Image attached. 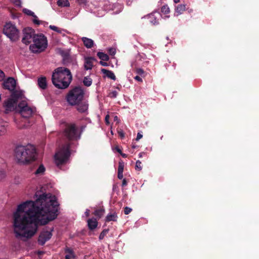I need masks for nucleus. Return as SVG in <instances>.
<instances>
[{"label":"nucleus","mask_w":259,"mask_h":259,"mask_svg":"<svg viewBox=\"0 0 259 259\" xmlns=\"http://www.w3.org/2000/svg\"><path fill=\"white\" fill-rule=\"evenodd\" d=\"M115 149L120 154L122 152V151L120 149V148L118 146L116 147H115Z\"/></svg>","instance_id":"51"},{"label":"nucleus","mask_w":259,"mask_h":259,"mask_svg":"<svg viewBox=\"0 0 259 259\" xmlns=\"http://www.w3.org/2000/svg\"><path fill=\"white\" fill-rule=\"evenodd\" d=\"M57 3L59 7H68L70 5L68 0H58Z\"/></svg>","instance_id":"28"},{"label":"nucleus","mask_w":259,"mask_h":259,"mask_svg":"<svg viewBox=\"0 0 259 259\" xmlns=\"http://www.w3.org/2000/svg\"><path fill=\"white\" fill-rule=\"evenodd\" d=\"M118 216L117 213L113 211L109 213L106 217L105 221L106 222H109L111 221L117 222Z\"/></svg>","instance_id":"15"},{"label":"nucleus","mask_w":259,"mask_h":259,"mask_svg":"<svg viewBox=\"0 0 259 259\" xmlns=\"http://www.w3.org/2000/svg\"><path fill=\"white\" fill-rule=\"evenodd\" d=\"M84 95V93L81 87H75L69 91L66 99L70 105L74 106L82 101Z\"/></svg>","instance_id":"5"},{"label":"nucleus","mask_w":259,"mask_h":259,"mask_svg":"<svg viewBox=\"0 0 259 259\" xmlns=\"http://www.w3.org/2000/svg\"><path fill=\"white\" fill-rule=\"evenodd\" d=\"M136 73L141 76H143V75H144V74L145 73V72L144 71L143 69H141V68H137L136 69Z\"/></svg>","instance_id":"38"},{"label":"nucleus","mask_w":259,"mask_h":259,"mask_svg":"<svg viewBox=\"0 0 259 259\" xmlns=\"http://www.w3.org/2000/svg\"><path fill=\"white\" fill-rule=\"evenodd\" d=\"M144 153L143 152H141V153H140L139 154V156L140 158L142 157V155Z\"/></svg>","instance_id":"57"},{"label":"nucleus","mask_w":259,"mask_h":259,"mask_svg":"<svg viewBox=\"0 0 259 259\" xmlns=\"http://www.w3.org/2000/svg\"><path fill=\"white\" fill-rule=\"evenodd\" d=\"M22 11L26 15L30 16H32L34 18L33 20V22L34 24H36L37 25L40 24V21L37 19V16L35 15V14L32 11H31V10H28L27 9H26V8L23 9Z\"/></svg>","instance_id":"14"},{"label":"nucleus","mask_w":259,"mask_h":259,"mask_svg":"<svg viewBox=\"0 0 259 259\" xmlns=\"http://www.w3.org/2000/svg\"><path fill=\"white\" fill-rule=\"evenodd\" d=\"M37 84L40 89L42 90L46 89L47 87L46 77L42 76L38 78L37 80Z\"/></svg>","instance_id":"19"},{"label":"nucleus","mask_w":259,"mask_h":259,"mask_svg":"<svg viewBox=\"0 0 259 259\" xmlns=\"http://www.w3.org/2000/svg\"><path fill=\"white\" fill-rule=\"evenodd\" d=\"M105 209L102 207L99 209H96L93 212V214L96 216L98 219H100L104 214Z\"/></svg>","instance_id":"23"},{"label":"nucleus","mask_w":259,"mask_h":259,"mask_svg":"<svg viewBox=\"0 0 259 259\" xmlns=\"http://www.w3.org/2000/svg\"><path fill=\"white\" fill-rule=\"evenodd\" d=\"M64 137L69 141L62 145L54 156V160L57 167L60 168L69 161L71 155V141L80 139L78 129L75 123H68L63 131Z\"/></svg>","instance_id":"2"},{"label":"nucleus","mask_w":259,"mask_h":259,"mask_svg":"<svg viewBox=\"0 0 259 259\" xmlns=\"http://www.w3.org/2000/svg\"><path fill=\"white\" fill-rule=\"evenodd\" d=\"M109 53L111 55H114L115 54V50L113 48H110L109 50Z\"/></svg>","instance_id":"46"},{"label":"nucleus","mask_w":259,"mask_h":259,"mask_svg":"<svg viewBox=\"0 0 259 259\" xmlns=\"http://www.w3.org/2000/svg\"><path fill=\"white\" fill-rule=\"evenodd\" d=\"M100 64L101 65L103 66H108V64H107V63L105 62H104V61H101L100 62Z\"/></svg>","instance_id":"50"},{"label":"nucleus","mask_w":259,"mask_h":259,"mask_svg":"<svg viewBox=\"0 0 259 259\" xmlns=\"http://www.w3.org/2000/svg\"><path fill=\"white\" fill-rule=\"evenodd\" d=\"M15 156L19 163L27 164L36 159V149L31 145H19L15 149Z\"/></svg>","instance_id":"4"},{"label":"nucleus","mask_w":259,"mask_h":259,"mask_svg":"<svg viewBox=\"0 0 259 259\" xmlns=\"http://www.w3.org/2000/svg\"><path fill=\"white\" fill-rule=\"evenodd\" d=\"M23 36L22 39L23 43L28 45L32 41H33L34 37L36 36L34 29L31 28H25L23 30Z\"/></svg>","instance_id":"8"},{"label":"nucleus","mask_w":259,"mask_h":259,"mask_svg":"<svg viewBox=\"0 0 259 259\" xmlns=\"http://www.w3.org/2000/svg\"><path fill=\"white\" fill-rule=\"evenodd\" d=\"M135 168L136 170H141L142 169V162L140 160H137L136 163Z\"/></svg>","instance_id":"34"},{"label":"nucleus","mask_w":259,"mask_h":259,"mask_svg":"<svg viewBox=\"0 0 259 259\" xmlns=\"http://www.w3.org/2000/svg\"><path fill=\"white\" fill-rule=\"evenodd\" d=\"M85 214L86 215V217H88L89 215H90V210L89 209H87L85 212Z\"/></svg>","instance_id":"52"},{"label":"nucleus","mask_w":259,"mask_h":259,"mask_svg":"<svg viewBox=\"0 0 259 259\" xmlns=\"http://www.w3.org/2000/svg\"><path fill=\"white\" fill-rule=\"evenodd\" d=\"M124 169V165L121 163H119L118 168V172H123Z\"/></svg>","instance_id":"41"},{"label":"nucleus","mask_w":259,"mask_h":259,"mask_svg":"<svg viewBox=\"0 0 259 259\" xmlns=\"http://www.w3.org/2000/svg\"><path fill=\"white\" fill-rule=\"evenodd\" d=\"M16 6L20 7L21 6V2L20 0H11Z\"/></svg>","instance_id":"37"},{"label":"nucleus","mask_w":259,"mask_h":259,"mask_svg":"<svg viewBox=\"0 0 259 259\" xmlns=\"http://www.w3.org/2000/svg\"><path fill=\"white\" fill-rule=\"evenodd\" d=\"M118 134L119 136H120L121 138L124 137V134L122 130L118 131Z\"/></svg>","instance_id":"44"},{"label":"nucleus","mask_w":259,"mask_h":259,"mask_svg":"<svg viewBox=\"0 0 259 259\" xmlns=\"http://www.w3.org/2000/svg\"><path fill=\"white\" fill-rule=\"evenodd\" d=\"M17 105V103L9 98L4 103V107L5 109V113H8L10 111H13Z\"/></svg>","instance_id":"12"},{"label":"nucleus","mask_w":259,"mask_h":259,"mask_svg":"<svg viewBox=\"0 0 259 259\" xmlns=\"http://www.w3.org/2000/svg\"><path fill=\"white\" fill-rule=\"evenodd\" d=\"M71 61L70 58L69 56H65L63 59V63L65 65H67Z\"/></svg>","instance_id":"33"},{"label":"nucleus","mask_w":259,"mask_h":259,"mask_svg":"<svg viewBox=\"0 0 259 259\" xmlns=\"http://www.w3.org/2000/svg\"><path fill=\"white\" fill-rule=\"evenodd\" d=\"M36 200L26 201L18 205L13 213L14 233L17 238H30L39 225H45L58 215L59 204L55 195L37 191Z\"/></svg>","instance_id":"1"},{"label":"nucleus","mask_w":259,"mask_h":259,"mask_svg":"<svg viewBox=\"0 0 259 259\" xmlns=\"http://www.w3.org/2000/svg\"><path fill=\"white\" fill-rule=\"evenodd\" d=\"M88 226L90 230H93L96 229L98 226V221L95 218L89 219L88 221Z\"/></svg>","instance_id":"17"},{"label":"nucleus","mask_w":259,"mask_h":259,"mask_svg":"<svg viewBox=\"0 0 259 259\" xmlns=\"http://www.w3.org/2000/svg\"><path fill=\"white\" fill-rule=\"evenodd\" d=\"M86 127V125H81L80 126V131L79 132H78V135H80V138L81 137V135L82 133V132H83V131L84 130L85 128Z\"/></svg>","instance_id":"42"},{"label":"nucleus","mask_w":259,"mask_h":259,"mask_svg":"<svg viewBox=\"0 0 259 259\" xmlns=\"http://www.w3.org/2000/svg\"><path fill=\"white\" fill-rule=\"evenodd\" d=\"M18 107L20 108V112L21 115L24 118H29L33 113V109L28 106L25 101L19 103Z\"/></svg>","instance_id":"9"},{"label":"nucleus","mask_w":259,"mask_h":259,"mask_svg":"<svg viewBox=\"0 0 259 259\" xmlns=\"http://www.w3.org/2000/svg\"><path fill=\"white\" fill-rule=\"evenodd\" d=\"M118 178L120 180L122 179L123 177V172H118L117 175Z\"/></svg>","instance_id":"48"},{"label":"nucleus","mask_w":259,"mask_h":259,"mask_svg":"<svg viewBox=\"0 0 259 259\" xmlns=\"http://www.w3.org/2000/svg\"><path fill=\"white\" fill-rule=\"evenodd\" d=\"M6 177V171L0 169V181L4 180Z\"/></svg>","instance_id":"36"},{"label":"nucleus","mask_w":259,"mask_h":259,"mask_svg":"<svg viewBox=\"0 0 259 259\" xmlns=\"http://www.w3.org/2000/svg\"><path fill=\"white\" fill-rule=\"evenodd\" d=\"M108 232H109V229H108L103 230L99 235V239L102 240L104 238V237H105V236L108 233Z\"/></svg>","instance_id":"32"},{"label":"nucleus","mask_w":259,"mask_h":259,"mask_svg":"<svg viewBox=\"0 0 259 259\" xmlns=\"http://www.w3.org/2000/svg\"><path fill=\"white\" fill-rule=\"evenodd\" d=\"M46 168L44 165L41 164L39 166L36 170L34 172V174L36 175H42L45 171Z\"/></svg>","instance_id":"27"},{"label":"nucleus","mask_w":259,"mask_h":259,"mask_svg":"<svg viewBox=\"0 0 259 259\" xmlns=\"http://www.w3.org/2000/svg\"><path fill=\"white\" fill-rule=\"evenodd\" d=\"M109 116L108 115H106L105 117V121L107 123H109L108 119H109Z\"/></svg>","instance_id":"54"},{"label":"nucleus","mask_w":259,"mask_h":259,"mask_svg":"<svg viewBox=\"0 0 259 259\" xmlns=\"http://www.w3.org/2000/svg\"><path fill=\"white\" fill-rule=\"evenodd\" d=\"M3 32L13 41H16L18 39L19 31L16 26L11 22L7 23L5 25Z\"/></svg>","instance_id":"7"},{"label":"nucleus","mask_w":259,"mask_h":259,"mask_svg":"<svg viewBox=\"0 0 259 259\" xmlns=\"http://www.w3.org/2000/svg\"><path fill=\"white\" fill-rule=\"evenodd\" d=\"M138 147V146L135 145V144H133V145H132V148H133V149H136V148H137Z\"/></svg>","instance_id":"56"},{"label":"nucleus","mask_w":259,"mask_h":259,"mask_svg":"<svg viewBox=\"0 0 259 259\" xmlns=\"http://www.w3.org/2000/svg\"><path fill=\"white\" fill-rule=\"evenodd\" d=\"M127 182L126 179H124L122 182V187L126 186L127 185Z\"/></svg>","instance_id":"49"},{"label":"nucleus","mask_w":259,"mask_h":259,"mask_svg":"<svg viewBox=\"0 0 259 259\" xmlns=\"http://www.w3.org/2000/svg\"><path fill=\"white\" fill-rule=\"evenodd\" d=\"M97 56L102 61H107L109 59V56L103 52H98Z\"/></svg>","instance_id":"26"},{"label":"nucleus","mask_w":259,"mask_h":259,"mask_svg":"<svg viewBox=\"0 0 259 259\" xmlns=\"http://www.w3.org/2000/svg\"><path fill=\"white\" fill-rule=\"evenodd\" d=\"M134 79L136 80H137L138 81H139V82H142L143 80H142V79L141 78V77H140L139 75H137L135 77H134Z\"/></svg>","instance_id":"47"},{"label":"nucleus","mask_w":259,"mask_h":259,"mask_svg":"<svg viewBox=\"0 0 259 259\" xmlns=\"http://www.w3.org/2000/svg\"><path fill=\"white\" fill-rule=\"evenodd\" d=\"M132 211V209L129 207L126 206L124 208V213L125 214H128Z\"/></svg>","instance_id":"39"},{"label":"nucleus","mask_w":259,"mask_h":259,"mask_svg":"<svg viewBox=\"0 0 259 259\" xmlns=\"http://www.w3.org/2000/svg\"><path fill=\"white\" fill-rule=\"evenodd\" d=\"M72 76L69 69L58 67L53 72L52 81L54 86L59 89H65L70 85Z\"/></svg>","instance_id":"3"},{"label":"nucleus","mask_w":259,"mask_h":259,"mask_svg":"<svg viewBox=\"0 0 259 259\" xmlns=\"http://www.w3.org/2000/svg\"><path fill=\"white\" fill-rule=\"evenodd\" d=\"M16 81L13 77H10L3 83V88L10 91L15 89Z\"/></svg>","instance_id":"11"},{"label":"nucleus","mask_w":259,"mask_h":259,"mask_svg":"<svg viewBox=\"0 0 259 259\" xmlns=\"http://www.w3.org/2000/svg\"><path fill=\"white\" fill-rule=\"evenodd\" d=\"M50 28L53 30H54L58 32H61L60 29L57 26H54V25H50L49 26Z\"/></svg>","instance_id":"40"},{"label":"nucleus","mask_w":259,"mask_h":259,"mask_svg":"<svg viewBox=\"0 0 259 259\" xmlns=\"http://www.w3.org/2000/svg\"><path fill=\"white\" fill-rule=\"evenodd\" d=\"M5 76V75L4 72L0 69V81L4 79Z\"/></svg>","instance_id":"43"},{"label":"nucleus","mask_w":259,"mask_h":259,"mask_svg":"<svg viewBox=\"0 0 259 259\" xmlns=\"http://www.w3.org/2000/svg\"><path fill=\"white\" fill-rule=\"evenodd\" d=\"M142 137H143V135H142L141 133L139 132V133H138V134H137V138H136V141H139V140L140 139H141Z\"/></svg>","instance_id":"45"},{"label":"nucleus","mask_w":259,"mask_h":259,"mask_svg":"<svg viewBox=\"0 0 259 259\" xmlns=\"http://www.w3.org/2000/svg\"><path fill=\"white\" fill-rule=\"evenodd\" d=\"M52 236V234L50 231H43L38 237V244L40 245H44L47 241L51 239Z\"/></svg>","instance_id":"10"},{"label":"nucleus","mask_w":259,"mask_h":259,"mask_svg":"<svg viewBox=\"0 0 259 259\" xmlns=\"http://www.w3.org/2000/svg\"><path fill=\"white\" fill-rule=\"evenodd\" d=\"M145 17H147L148 19H149V22L152 25H157L158 24V20L156 19L155 16L152 14H149L147 16H145Z\"/></svg>","instance_id":"25"},{"label":"nucleus","mask_w":259,"mask_h":259,"mask_svg":"<svg viewBox=\"0 0 259 259\" xmlns=\"http://www.w3.org/2000/svg\"><path fill=\"white\" fill-rule=\"evenodd\" d=\"M33 42L34 44L30 46V49L34 53L41 52L47 47V38L42 34H37Z\"/></svg>","instance_id":"6"},{"label":"nucleus","mask_w":259,"mask_h":259,"mask_svg":"<svg viewBox=\"0 0 259 259\" xmlns=\"http://www.w3.org/2000/svg\"><path fill=\"white\" fill-rule=\"evenodd\" d=\"M65 253H66L65 255V259H71L75 257L74 252L72 249L69 247H66L65 249Z\"/></svg>","instance_id":"22"},{"label":"nucleus","mask_w":259,"mask_h":259,"mask_svg":"<svg viewBox=\"0 0 259 259\" xmlns=\"http://www.w3.org/2000/svg\"><path fill=\"white\" fill-rule=\"evenodd\" d=\"M76 105H77L76 109L77 111L80 113L85 112L88 109V104L86 102H82V101Z\"/></svg>","instance_id":"16"},{"label":"nucleus","mask_w":259,"mask_h":259,"mask_svg":"<svg viewBox=\"0 0 259 259\" xmlns=\"http://www.w3.org/2000/svg\"><path fill=\"white\" fill-rule=\"evenodd\" d=\"M79 4H85L86 0H77Z\"/></svg>","instance_id":"53"},{"label":"nucleus","mask_w":259,"mask_h":259,"mask_svg":"<svg viewBox=\"0 0 259 259\" xmlns=\"http://www.w3.org/2000/svg\"><path fill=\"white\" fill-rule=\"evenodd\" d=\"M175 3H178L180 2V0H174Z\"/></svg>","instance_id":"58"},{"label":"nucleus","mask_w":259,"mask_h":259,"mask_svg":"<svg viewBox=\"0 0 259 259\" xmlns=\"http://www.w3.org/2000/svg\"><path fill=\"white\" fill-rule=\"evenodd\" d=\"M101 72L109 78H110L113 80H115L116 79V76L112 71L104 68H102L101 69Z\"/></svg>","instance_id":"21"},{"label":"nucleus","mask_w":259,"mask_h":259,"mask_svg":"<svg viewBox=\"0 0 259 259\" xmlns=\"http://www.w3.org/2000/svg\"><path fill=\"white\" fill-rule=\"evenodd\" d=\"M95 59L93 57L87 58L84 62V68L85 70L91 69L93 66V62Z\"/></svg>","instance_id":"18"},{"label":"nucleus","mask_w":259,"mask_h":259,"mask_svg":"<svg viewBox=\"0 0 259 259\" xmlns=\"http://www.w3.org/2000/svg\"><path fill=\"white\" fill-rule=\"evenodd\" d=\"M6 132V125L0 122V136L4 135Z\"/></svg>","instance_id":"30"},{"label":"nucleus","mask_w":259,"mask_h":259,"mask_svg":"<svg viewBox=\"0 0 259 259\" xmlns=\"http://www.w3.org/2000/svg\"><path fill=\"white\" fill-rule=\"evenodd\" d=\"M121 155L122 156V157L123 158H126L127 157V155L126 154H124V153H122V152L120 153Z\"/></svg>","instance_id":"55"},{"label":"nucleus","mask_w":259,"mask_h":259,"mask_svg":"<svg viewBox=\"0 0 259 259\" xmlns=\"http://www.w3.org/2000/svg\"><path fill=\"white\" fill-rule=\"evenodd\" d=\"M161 11L163 14H167L169 13L170 10L169 7L167 5H164L161 7Z\"/></svg>","instance_id":"31"},{"label":"nucleus","mask_w":259,"mask_h":259,"mask_svg":"<svg viewBox=\"0 0 259 259\" xmlns=\"http://www.w3.org/2000/svg\"><path fill=\"white\" fill-rule=\"evenodd\" d=\"M118 95V92L116 91H113L109 94L108 96L111 98H115Z\"/></svg>","instance_id":"35"},{"label":"nucleus","mask_w":259,"mask_h":259,"mask_svg":"<svg viewBox=\"0 0 259 259\" xmlns=\"http://www.w3.org/2000/svg\"><path fill=\"white\" fill-rule=\"evenodd\" d=\"M186 10V5L184 4L178 5L176 8V13L177 15L182 14Z\"/></svg>","instance_id":"24"},{"label":"nucleus","mask_w":259,"mask_h":259,"mask_svg":"<svg viewBox=\"0 0 259 259\" xmlns=\"http://www.w3.org/2000/svg\"><path fill=\"white\" fill-rule=\"evenodd\" d=\"M81 40L83 42V45L87 48H92L94 46V41L86 37H82Z\"/></svg>","instance_id":"20"},{"label":"nucleus","mask_w":259,"mask_h":259,"mask_svg":"<svg viewBox=\"0 0 259 259\" xmlns=\"http://www.w3.org/2000/svg\"><path fill=\"white\" fill-rule=\"evenodd\" d=\"M83 83L85 86L90 87L92 83V79L88 76L84 77L83 80Z\"/></svg>","instance_id":"29"},{"label":"nucleus","mask_w":259,"mask_h":259,"mask_svg":"<svg viewBox=\"0 0 259 259\" xmlns=\"http://www.w3.org/2000/svg\"><path fill=\"white\" fill-rule=\"evenodd\" d=\"M11 92L12 93L10 99L17 104L18 100L22 98L23 96V93L21 91L15 90V89Z\"/></svg>","instance_id":"13"}]
</instances>
